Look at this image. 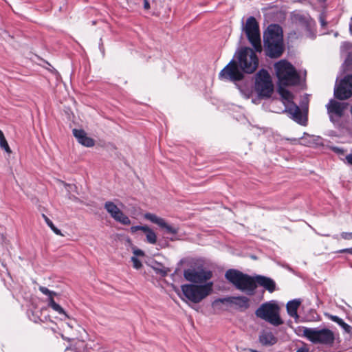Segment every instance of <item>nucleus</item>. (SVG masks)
I'll return each instance as SVG.
<instances>
[{"label": "nucleus", "mask_w": 352, "mask_h": 352, "mask_svg": "<svg viewBox=\"0 0 352 352\" xmlns=\"http://www.w3.org/2000/svg\"><path fill=\"white\" fill-rule=\"evenodd\" d=\"M225 277L236 289L245 292L250 295L254 294L256 284L263 287L270 292H273L276 289V283L270 278L259 275L251 277L234 269L228 270L226 272Z\"/></svg>", "instance_id": "f257e3e1"}, {"label": "nucleus", "mask_w": 352, "mask_h": 352, "mask_svg": "<svg viewBox=\"0 0 352 352\" xmlns=\"http://www.w3.org/2000/svg\"><path fill=\"white\" fill-rule=\"evenodd\" d=\"M276 74L280 84L286 86L296 85L299 83L300 76L294 66L285 60L274 65Z\"/></svg>", "instance_id": "39448f33"}, {"label": "nucleus", "mask_w": 352, "mask_h": 352, "mask_svg": "<svg viewBox=\"0 0 352 352\" xmlns=\"http://www.w3.org/2000/svg\"><path fill=\"white\" fill-rule=\"evenodd\" d=\"M43 217L50 228L54 226L52 221L45 214H43Z\"/></svg>", "instance_id": "7c9ffc66"}, {"label": "nucleus", "mask_w": 352, "mask_h": 352, "mask_svg": "<svg viewBox=\"0 0 352 352\" xmlns=\"http://www.w3.org/2000/svg\"><path fill=\"white\" fill-rule=\"evenodd\" d=\"M300 300H291V301H289L287 303V311L288 313V314L295 318L296 321L297 322L298 318H299V316L298 314V309L299 308L300 305Z\"/></svg>", "instance_id": "4be33fe9"}, {"label": "nucleus", "mask_w": 352, "mask_h": 352, "mask_svg": "<svg viewBox=\"0 0 352 352\" xmlns=\"http://www.w3.org/2000/svg\"><path fill=\"white\" fill-rule=\"evenodd\" d=\"M278 93L281 96L282 98L288 102V104H291L292 102L293 96L288 90L285 88L280 87L278 89Z\"/></svg>", "instance_id": "b1692460"}, {"label": "nucleus", "mask_w": 352, "mask_h": 352, "mask_svg": "<svg viewBox=\"0 0 352 352\" xmlns=\"http://www.w3.org/2000/svg\"><path fill=\"white\" fill-rule=\"evenodd\" d=\"M255 89L260 96L269 98L271 96L274 85L270 75L265 70H260L256 75Z\"/></svg>", "instance_id": "1a4fd4ad"}, {"label": "nucleus", "mask_w": 352, "mask_h": 352, "mask_svg": "<svg viewBox=\"0 0 352 352\" xmlns=\"http://www.w3.org/2000/svg\"><path fill=\"white\" fill-rule=\"evenodd\" d=\"M225 300H226V298H223L215 299L212 302V307L215 310H223L224 309L223 307V305H229L227 302V301H225Z\"/></svg>", "instance_id": "a878e982"}, {"label": "nucleus", "mask_w": 352, "mask_h": 352, "mask_svg": "<svg viewBox=\"0 0 352 352\" xmlns=\"http://www.w3.org/2000/svg\"><path fill=\"white\" fill-rule=\"evenodd\" d=\"M328 317L330 320L338 323L340 326H341L344 329V331L346 332L351 333V331L352 330L351 327L350 325H349L348 324H346V322H344L342 319L340 318L339 317H338L336 316H333V315H329Z\"/></svg>", "instance_id": "5701e85b"}, {"label": "nucleus", "mask_w": 352, "mask_h": 352, "mask_svg": "<svg viewBox=\"0 0 352 352\" xmlns=\"http://www.w3.org/2000/svg\"><path fill=\"white\" fill-rule=\"evenodd\" d=\"M140 230V226H132L131 228V231L132 232H136L138 230Z\"/></svg>", "instance_id": "4c0bfd02"}, {"label": "nucleus", "mask_w": 352, "mask_h": 352, "mask_svg": "<svg viewBox=\"0 0 352 352\" xmlns=\"http://www.w3.org/2000/svg\"><path fill=\"white\" fill-rule=\"evenodd\" d=\"M100 352H109V351H105V350H102V351H100Z\"/></svg>", "instance_id": "a19ab883"}, {"label": "nucleus", "mask_w": 352, "mask_h": 352, "mask_svg": "<svg viewBox=\"0 0 352 352\" xmlns=\"http://www.w3.org/2000/svg\"><path fill=\"white\" fill-rule=\"evenodd\" d=\"M104 208L111 217L118 222L123 225H130L131 220L125 215L122 210L112 201H107L104 204Z\"/></svg>", "instance_id": "4468645a"}, {"label": "nucleus", "mask_w": 352, "mask_h": 352, "mask_svg": "<svg viewBox=\"0 0 352 352\" xmlns=\"http://www.w3.org/2000/svg\"><path fill=\"white\" fill-rule=\"evenodd\" d=\"M73 135L78 142L85 146L92 147L95 144L94 140L88 137L84 130L74 129H73Z\"/></svg>", "instance_id": "a211bd4d"}, {"label": "nucleus", "mask_w": 352, "mask_h": 352, "mask_svg": "<svg viewBox=\"0 0 352 352\" xmlns=\"http://www.w3.org/2000/svg\"><path fill=\"white\" fill-rule=\"evenodd\" d=\"M144 218L153 223L157 224L161 228L164 229L166 232L168 234H176L178 233L179 228L170 226L168 224L166 221L155 214L153 213H146L144 214Z\"/></svg>", "instance_id": "2eb2a0df"}, {"label": "nucleus", "mask_w": 352, "mask_h": 352, "mask_svg": "<svg viewBox=\"0 0 352 352\" xmlns=\"http://www.w3.org/2000/svg\"><path fill=\"white\" fill-rule=\"evenodd\" d=\"M292 20L299 30L307 33L311 32L314 25V21L309 16L301 14H294Z\"/></svg>", "instance_id": "dca6fc26"}, {"label": "nucleus", "mask_w": 352, "mask_h": 352, "mask_svg": "<svg viewBox=\"0 0 352 352\" xmlns=\"http://www.w3.org/2000/svg\"><path fill=\"white\" fill-rule=\"evenodd\" d=\"M266 55L270 58H278L284 52L283 36L281 28L272 24L267 27L263 34Z\"/></svg>", "instance_id": "f03ea898"}, {"label": "nucleus", "mask_w": 352, "mask_h": 352, "mask_svg": "<svg viewBox=\"0 0 352 352\" xmlns=\"http://www.w3.org/2000/svg\"><path fill=\"white\" fill-rule=\"evenodd\" d=\"M296 352H309V350L307 348L302 347L298 349Z\"/></svg>", "instance_id": "58836bf2"}, {"label": "nucleus", "mask_w": 352, "mask_h": 352, "mask_svg": "<svg viewBox=\"0 0 352 352\" xmlns=\"http://www.w3.org/2000/svg\"><path fill=\"white\" fill-rule=\"evenodd\" d=\"M51 229L53 230V232L55 234L60 235V236H63L61 231L59 229H58L55 226H54L52 228H51Z\"/></svg>", "instance_id": "72a5a7b5"}, {"label": "nucleus", "mask_w": 352, "mask_h": 352, "mask_svg": "<svg viewBox=\"0 0 352 352\" xmlns=\"http://www.w3.org/2000/svg\"><path fill=\"white\" fill-rule=\"evenodd\" d=\"M239 67L237 61L232 60L219 73V78L236 82L241 80L243 72Z\"/></svg>", "instance_id": "9d476101"}, {"label": "nucleus", "mask_w": 352, "mask_h": 352, "mask_svg": "<svg viewBox=\"0 0 352 352\" xmlns=\"http://www.w3.org/2000/svg\"><path fill=\"white\" fill-rule=\"evenodd\" d=\"M0 147L1 149L4 150L8 154L12 153V150L10 148L8 143L3 133V132L0 130Z\"/></svg>", "instance_id": "393cba45"}, {"label": "nucleus", "mask_w": 352, "mask_h": 352, "mask_svg": "<svg viewBox=\"0 0 352 352\" xmlns=\"http://www.w3.org/2000/svg\"><path fill=\"white\" fill-rule=\"evenodd\" d=\"M38 289L39 291L42 292L43 294L49 296V306L50 307H52L54 311H57L60 314H64L65 316L67 317V315L65 312L64 309L54 300V296L56 295V292L50 291L47 287L43 286H40Z\"/></svg>", "instance_id": "f3484780"}, {"label": "nucleus", "mask_w": 352, "mask_h": 352, "mask_svg": "<svg viewBox=\"0 0 352 352\" xmlns=\"http://www.w3.org/2000/svg\"><path fill=\"white\" fill-rule=\"evenodd\" d=\"M284 104L286 107L285 111L291 116L293 120L301 124L302 122V115L300 108L293 102L286 104L284 102Z\"/></svg>", "instance_id": "aec40b11"}, {"label": "nucleus", "mask_w": 352, "mask_h": 352, "mask_svg": "<svg viewBox=\"0 0 352 352\" xmlns=\"http://www.w3.org/2000/svg\"><path fill=\"white\" fill-rule=\"evenodd\" d=\"M347 104L344 102H340L335 100H331L327 104V113L330 120L334 123H338L341 118L344 116Z\"/></svg>", "instance_id": "f8f14e48"}, {"label": "nucleus", "mask_w": 352, "mask_h": 352, "mask_svg": "<svg viewBox=\"0 0 352 352\" xmlns=\"http://www.w3.org/2000/svg\"><path fill=\"white\" fill-rule=\"evenodd\" d=\"M146 241L151 244H155L157 241V235L155 232L150 229L147 232L145 233Z\"/></svg>", "instance_id": "bb28decb"}, {"label": "nucleus", "mask_w": 352, "mask_h": 352, "mask_svg": "<svg viewBox=\"0 0 352 352\" xmlns=\"http://www.w3.org/2000/svg\"><path fill=\"white\" fill-rule=\"evenodd\" d=\"M335 97L340 100H345L352 96V75L345 76L335 89Z\"/></svg>", "instance_id": "ddd939ff"}, {"label": "nucleus", "mask_w": 352, "mask_h": 352, "mask_svg": "<svg viewBox=\"0 0 352 352\" xmlns=\"http://www.w3.org/2000/svg\"><path fill=\"white\" fill-rule=\"evenodd\" d=\"M243 30L254 48L256 52H261L262 51V46L261 43L259 25L256 19L254 16L248 18L245 25L243 27Z\"/></svg>", "instance_id": "6e6552de"}, {"label": "nucleus", "mask_w": 352, "mask_h": 352, "mask_svg": "<svg viewBox=\"0 0 352 352\" xmlns=\"http://www.w3.org/2000/svg\"><path fill=\"white\" fill-rule=\"evenodd\" d=\"M300 331H302V336L303 337L315 344H320L331 346L334 343V333L329 329L324 328L320 329L303 327L300 329Z\"/></svg>", "instance_id": "20e7f679"}, {"label": "nucleus", "mask_w": 352, "mask_h": 352, "mask_svg": "<svg viewBox=\"0 0 352 352\" xmlns=\"http://www.w3.org/2000/svg\"><path fill=\"white\" fill-rule=\"evenodd\" d=\"M259 342L263 346H272L277 342V338L270 331H262L259 336Z\"/></svg>", "instance_id": "412c9836"}, {"label": "nucleus", "mask_w": 352, "mask_h": 352, "mask_svg": "<svg viewBox=\"0 0 352 352\" xmlns=\"http://www.w3.org/2000/svg\"><path fill=\"white\" fill-rule=\"evenodd\" d=\"M132 263H133V267L136 269L139 270L142 267V262L135 256H132L131 258Z\"/></svg>", "instance_id": "cd10ccee"}, {"label": "nucleus", "mask_w": 352, "mask_h": 352, "mask_svg": "<svg viewBox=\"0 0 352 352\" xmlns=\"http://www.w3.org/2000/svg\"><path fill=\"white\" fill-rule=\"evenodd\" d=\"M225 301L240 309H247L250 307V300L245 296H228Z\"/></svg>", "instance_id": "6ab92c4d"}, {"label": "nucleus", "mask_w": 352, "mask_h": 352, "mask_svg": "<svg viewBox=\"0 0 352 352\" xmlns=\"http://www.w3.org/2000/svg\"><path fill=\"white\" fill-rule=\"evenodd\" d=\"M213 283L208 282L204 285L185 284L181 286L182 296L177 292L180 298L193 303H199L209 296L212 292Z\"/></svg>", "instance_id": "7ed1b4c3"}, {"label": "nucleus", "mask_w": 352, "mask_h": 352, "mask_svg": "<svg viewBox=\"0 0 352 352\" xmlns=\"http://www.w3.org/2000/svg\"><path fill=\"white\" fill-rule=\"evenodd\" d=\"M151 2L153 5L157 6V0H151Z\"/></svg>", "instance_id": "ea45409f"}, {"label": "nucleus", "mask_w": 352, "mask_h": 352, "mask_svg": "<svg viewBox=\"0 0 352 352\" xmlns=\"http://www.w3.org/2000/svg\"><path fill=\"white\" fill-rule=\"evenodd\" d=\"M237 63L241 70L247 74H252L258 66V58L250 47L241 48L237 53Z\"/></svg>", "instance_id": "0eeeda50"}, {"label": "nucleus", "mask_w": 352, "mask_h": 352, "mask_svg": "<svg viewBox=\"0 0 352 352\" xmlns=\"http://www.w3.org/2000/svg\"><path fill=\"white\" fill-rule=\"evenodd\" d=\"M156 272L160 274L162 276H165L167 274V270L165 269L154 268Z\"/></svg>", "instance_id": "2f4dec72"}, {"label": "nucleus", "mask_w": 352, "mask_h": 352, "mask_svg": "<svg viewBox=\"0 0 352 352\" xmlns=\"http://www.w3.org/2000/svg\"><path fill=\"white\" fill-rule=\"evenodd\" d=\"M151 0H144V8L146 10L151 8L150 6Z\"/></svg>", "instance_id": "473e14b6"}, {"label": "nucleus", "mask_w": 352, "mask_h": 352, "mask_svg": "<svg viewBox=\"0 0 352 352\" xmlns=\"http://www.w3.org/2000/svg\"><path fill=\"white\" fill-rule=\"evenodd\" d=\"M346 160L349 164L352 165V154L346 155Z\"/></svg>", "instance_id": "c9c22d12"}, {"label": "nucleus", "mask_w": 352, "mask_h": 352, "mask_svg": "<svg viewBox=\"0 0 352 352\" xmlns=\"http://www.w3.org/2000/svg\"><path fill=\"white\" fill-rule=\"evenodd\" d=\"M341 237L344 240H351L352 239V232H342Z\"/></svg>", "instance_id": "c85d7f7f"}, {"label": "nucleus", "mask_w": 352, "mask_h": 352, "mask_svg": "<svg viewBox=\"0 0 352 352\" xmlns=\"http://www.w3.org/2000/svg\"><path fill=\"white\" fill-rule=\"evenodd\" d=\"M321 22H322V25H324V24H325V23L324 22V21H323V20H322V21H321Z\"/></svg>", "instance_id": "79ce46f5"}, {"label": "nucleus", "mask_w": 352, "mask_h": 352, "mask_svg": "<svg viewBox=\"0 0 352 352\" xmlns=\"http://www.w3.org/2000/svg\"><path fill=\"white\" fill-rule=\"evenodd\" d=\"M340 253H349L352 254V248L343 249L339 251Z\"/></svg>", "instance_id": "f704fd0d"}, {"label": "nucleus", "mask_w": 352, "mask_h": 352, "mask_svg": "<svg viewBox=\"0 0 352 352\" xmlns=\"http://www.w3.org/2000/svg\"><path fill=\"white\" fill-rule=\"evenodd\" d=\"M280 307L274 302L263 303L255 311L256 316L270 324L278 327L284 323L280 316Z\"/></svg>", "instance_id": "423d86ee"}, {"label": "nucleus", "mask_w": 352, "mask_h": 352, "mask_svg": "<svg viewBox=\"0 0 352 352\" xmlns=\"http://www.w3.org/2000/svg\"><path fill=\"white\" fill-rule=\"evenodd\" d=\"M133 254L134 256H144V252L140 250V249H134L133 250Z\"/></svg>", "instance_id": "c756f323"}, {"label": "nucleus", "mask_w": 352, "mask_h": 352, "mask_svg": "<svg viewBox=\"0 0 352 352\" xmlns=\"http://www.w3.org/2000/svg\"><path fill=\"white\" fill-rule=\"evenodd\" d=\"M151 228H148V226H140V230H142V232H144V233L145 234L146 232H148V230H149Z\"/></svg>", "instance_id": "e433bc0d"}, {"label": "nucleus", "mask_w": 352, "mask_h": 352, "mask_svg": "<svg viewBox=\"0 0 352 352\" xmlns=\"http://www.w3.org/2000/svg\"><path fill=\"white\" fill-rule=\"evenodd\" d=\"M184 276L188 281L201 284L206 283L212 277V272L204 269H188L184 270Z\"/></svg>", "instance_id": "9b49d317"}]
</instances>
